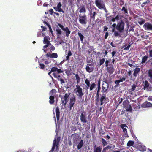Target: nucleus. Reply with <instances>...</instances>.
Returning a JSON list of instances; mask_svg holds the SVG:
<instances>
[{
    "label": "nucleus",
    "instance_id": "11",
    "mask_svg": "<svg viewBox=\"0 0 152 152\" xmlns=\"http://www.w3.org/2000/svg\"><path fill=\"white\" fill-rule=\"evenodd\" d=\"M109 85L106 82L103 83L102 86V92L104 93L108 91Z\"/></svg>",
    "mask_w": 152,
    "mask_h": 152
},
{
    "label": "nucleus",
    "instance_id": "59",
    "mask_svg": "<svg viewBox=\"0 0 152 152\" xmlns=\"http://www.w3.org/2000/svg\"><path fill=\"white\" fill-rule=\"evenodd\" d=\"M57 71L58 73L59 74L61 73H63V71L61 70L60 69H58L57 68Z\"/></svg>",
    "mask_w": 152,
    "mask_h": 152
},
{
    "label": "nucleus",
    "instance_id": "42",
    "mask_svg": "<svg viewBox=\"0 0 152 152\" xmlns=\"http://www.w3.org/2000/svg\"><path fill=\"white\" fill-rule=\"evenodd\" d=\"M98 86H97V91H100L101 89L100 87V79H99L98 80Z\"/></svg>",
    "mask_w": 152,
    "mask_h": 152
},
{
    "label": "nucleus",
    "instance_id": "35",
    "mask_svg": "<svg viewBox=\"0 0 152 152\" xmlns=\"http://www.w3.org/2000/svg\"><path fill=\"white\" fill-rule=\"evenodd\" d=\"M121 11H123V13L124 14H128V12L127 8L125 7H123L121 9Z\"/></svg>",
    "mask_w": 152,
    "mask_h": 152
},
{
    "label": "nucleus",
    "instance_id": "39",
    "mask_svg": "<svg viewBox=\"0 0 152 152\" xmlns=\"http://www.w3.org/2000/svg\"><path fill=\"white\" fill-rule=\"evenodd\" d=\"M148 74L150 78H152V69H150L148 72Z\"/></svg>",
    "mask_w": 152,
    "mask_h": 152
},
{
    "label": "nucleus",
    "instance_id": "40",
    "mask_svg": "<svg viewBox=\"0 0 152 152\" xmlns=\"http://www.w3.org/2000/svg\"><path fill=\"white\" fill-rule=\"evenodd\" d=\"M103 147L105 146L107 144V141L104 139L102 138L101 139Z\"/></svg>",
    "mask_w": 152,
    "mask_h": 152
},
{
    "label": "nucleus",
    "instance_id": "52",
    "mask_svg": "<svg viewBox=\"0 0 152 152\" xmlns=\"http://www.w3.org/2000/svg\"><path fill=\"white\" fill-rule=\"evenodd\" d=\"M56 92V90L55 89H52L51 90V91H50V94L51 95H52V94L53 93H55Z\"/></svg>",
    "mask_w": 152,
    "mask_h": 152
},
{
    "label": "nucleus",
    "instance_id": "51",
    "mask_svg": "<svg viewBox=\"0 0 152 152\" xmlns=\"http://www.w3.org/2000/svg\"><path fill=\"white\" fill-rule=\"evenodd\" d=\"M114 35L115 37L120 36V34L116 31H114Z\"/></svg>",
    "mask_w": 152,
    "mask_h": 152
},
{
    "label": "nucleus",
    "instance_id": "48",
    "mask_svg": "<svg viewBox=\"0 0 152 152\" xmlns=\"http://www.w3.org/2000/svg\"><path fill=\"white\" fill-rule=\"evenodd\" d=\"M46 45H44L43 47V50H44V52L46 53V50H45V49L47 48L49 46V44H46Z\"/></svg>",
    "mask_w": 152,
    "mask_h": 152
},
{
    "label": "nucleus",
    "instance_id": "49",
    "mask_svg": "<svg viewBox=\"0 0 152 152\" xmlns=\"http://www.w3.org/2000/svg\"><path fill=\"white\" fill-rule=\"evenodd\" d=\"M100 10H103L104 12L106 13H107L108 12L105 6V5H104L103 7H102Z\"/></svg>",
    "mask_w": 152,
    "mask_h": 152
},
{
    "label": "nucleus",
    "instance_id": "53",
    "mask_svg": "<svg viewBox=\"0 0 152 152\" xmlns=\"http://www.w3.org/2000/svg\"><path fill=\"white\" fill-rule=\"evenodd\" d=\"M48 28L49 29V31L51 32V34H52V35H53V31H52V29L51 27L50 26V25H49L48 26Z\"/></svg>",
    "mask_w": 152,
    "mask_h": 152
},
{
    "label": "nucleus",
    "instance_id": "2",
    "mask_svg": "<svg viewBox=\"0 0 152 152\" xmlns=\"http://www.w3.org/2000/svg\"><path fill=\"white\" fill-rule=\"evenodd\" d=\"M70 94V93H66L64 96L59 95V97L61 98L62 105L64 106L66 105V103L69 101V97Z\"/></svg>",
    "mask_w": 152,
    "mask_h": 152
},
{
    "label": "nucleus",
    "instance_id": "62",
    "mask_svg": "<svg viewBox=\"0 0 152 152\" xmlns=\"http://www.w3.org/2000/svg\"><path fill=\"white\" fill-rule=\"evenodd\" d=\"M49 46H50V49L51 50L53 51L55 50V47L52 45H49Z\"/></svg>",
    "mask_w": 152,
    "mask_h": 152
},
{
    "label": "nucleus",
    "instance_id": "8",
    "mask_svg": "<svg viewBox=\"0 0 152 152\" xmlns=\"http://www.w3.org/2000/svg\"><path fill=\"white\" fill-rule=\"evenodd\" d=\"M58 26L64 31L66 36L68 37L70 34L71 31L67 27H64V26L60 23H58Z\"/></svg>",
    "mask_w": 152,
    "mask_h": 152
},
{
    "label": "nucleus",
    "instance_id": "7",
    "mask_svg": "<svg viewBox=\"0 0 152 152\" xmlns=\"http://www.w3.org/2000/svg\"><path fill=\"white\" fill-rule=\"evenodd\" d=\"M125 23L122 20H121L118 23L116 26V29L120 32H122L123 31Z\"/></svg>",
    "mask_w": 152,
    "mask_h": 152
},
{
    "label": "nucleus",
    "instance_id": "6",
    "mask_svg": "<svg viewBox=\"0 0 152 152\" xmlns=\"http://www.w3.org/2000/svg\"><path fill=\"white\" fill-rule=\"evenodd\" d=\"M79 21L82 25H86L87 22V17L86 15H82L81 14L79 16Z\"/></svg>",
    "mask_w": 152,
    "mask_h": 152
},
{
    "label": "nucleus",
    "instance_id": "26",
    "mask_svg": "<svg viewBox=\"0 0 152 152\" xmlns=\"http://www.w3.org/2000/svg\"><path fill=\"white\" fill-rule=\"evenodd\" d=\"M86 69L87 72L90 73L93 71L94 68L91 66L89 67L88 66H86Z\"/></svg>",
    "mask_w": 152,
    "mask_h": 152
},
{
    "label": "nucleus",
    "instance_id": "47",
    "mask_svg": "<svg viewBox=\"0 0 152 152\" xmlns=\"http://www.w3.org/2000/svg\"><path fill=\"white\" fill-rule=\"evenodd\" d=\"M71 130L72 132H74L75 131L77 130V128L75 126H72L71 127Z\"/></svg>",
    "mask_w": 152,
    "mask_h": 152
},
{
    "label": "nucleus",
    "instance_id": "9",
    "mask_svg": "<svg viewBox=\"0 0 152 152\" xmlns=\"http://www.w3.org/2000/svg\"><path fill=\"white\" fill-rule=\"evenodd\" d=\"M76 101V99L75 96L73 95L69 99V110H71L72 107L74 106Z\"/></svg>",
    "mask_w": 152,
    "mask_h": 152
},
{
    "label": "nucleus",
    "instance_id": "21",
    "mask_svg": "<svg viewBox=\"0 0 152 152\" xmlns=\"http://www.w3.org/2000/svg\"><path fill=\"white\" fill-rule=\"evenodd\" d=\"M140 69L138 67H136L134 69V72L133 73V75L135 77L137 76L138 74L140 72Z\"/></svg>",
    "mask_w": 152,
    "mask_h": 152
},
{
    "label": "nucleus",
    "instance_id": "19",
    "mask_svg": "<svg viewBox=\"0 0 152 152\" xmlns=\"http://www.w3.org/2000/svg\"><path fill=\"white\" fill-rule=\"evenodd\" d=\"M48 39H50V38L48 36H45L44 38V44H49L50 45H51V44L50 43V42L48 40Z\"/></svg>",
    "mask_w": 152,
    "mask_h": 152
},
{
    "label": "nucleus",
    "instance_id": "34",
    "mask_svg": "<svg viewBox=\"0 0 152 152\" xmlns=\"http://www.w3.org/2000/svg\"><path fill=\"white\" fill-rule=\"evenodd\" d=\"M72 55V53L70 50H69L68 52L67 55L66 56V60H69V56H71Z\"/></svg>",
    "mask_w": 152,
    "mask_h": 152
},
{
    "label": "nucleus",
    "instance_id": "25",
    "mask_svg": "<svg viewBox=\"0 0 152 152\" xmlns=\"http://www.w3.org/2000/svg\"><path fill=\"white\" fill-rule=\"evenodd\" d=\"M54 99L55 97L54 96L51 95L50 96L49 102L50 104H54L55 102Z\"/></svg>",
    "mask_w": 152,
    "mask_h": 152
},
{
    "label": "nucleus",
    "instance_id": "64",
    "mask_svg": "<svg viewBox=\"0 0 152 152\" xmlns=\"http://www.w3.org/2000/svg\"><path fill=\"white\" fill-rule=\"evenodd\" d=\"M62 6L61 4V3L59 2L57 4V7L58 8H60Z\"/></svg>",
    "mask_w": 152,
    "mask_h": 152
},
{
    "label": "nucleus",
    "instance_id": "58",
    "mask_svg": "<svg viewBox=\"0 0 152 152\" xmlns=\"http://www.w3.org/2000/svg\"><path fill=\"white\" fill-rule=\"evenodd\" d=\"M58 80L59 81H60V83L61 84L64 83H65V81H64V80L62 78L58 79Z\"/></svg>",
    "mask_w": 152,
    "mask_h": 152
},
{
    "label": "nucleus",
    "instance_id": "16",
    "mask_svg": "<svg viewBox=\"0 0 152 152\" xmlns=\"http://www.w3.org/2000/svg\"><path fill=\"white\" fill-rule=\"evenodd\" d=\"M107 70L109 74H111L114 72V67L113 65H109V66L107 68Z\"/></svg>",
    "mask_w": 152,
    "mask_h": 152
},
{
    "label": "nucleus",
    "instance_id": "1",
    "mask_svg": "<svg viewBox=\"0 0 152 152\" xmlns=\"http://www.w3.org/2000/svg\"><path fill=\"white\" fill-rule=\"evenodd\" d=\"M99 92L97 91L96 96L95 104L97 106L102 105L104 103L105 104L109 101L108 98L106 97L105 94H103L100 98Z\"/></svg>",
    "mask_w": 152,
    "mask_h": 152
},
{
    "label": "nucleus",
    "instance_id": "30",
    "mask_svg": "<svg viewBox=\"0 0 152 152\" xmlns=\"http://www.w3.org/2000/svg\"><path fill=\"white\" fill-rule=\"evenodd\" d=\"M148 58V56L145 55L142 58V61L141 62L142 64L145 63L146 61L147 60V59Z\"/></svg>",
    "mask_w": 152,
    "mask_h": 152
},
{
    "label": "nucleus",
    "instance_id": "4",
    "mask_svg": "<svg viewBox=\"0 0 152 152\" xmlns=\"http://www.w3.org/2000/svg\"><path fill=\"white\" fill-rule=\"evenodd\" d=\"M85 83L86 85V88L88 89H89L90 91H92L96 88V84L94 83L90 84V81L88 79H86L85 80Z\"/></svg>",
    "mask_w": 152,
    "mask_h": 152
},
{
    "label": "nucleus",
    "instance_id": "57",
    "mask_svg": "<svg viewBox=\"0 0 152 152\" xmlns=\"http://www.w3.org/2000/svg\"><path fill=\"white\" fill-rule=\"evenodd\" d=\"M130 47H131V45H130V44H129V45L127 47L124 48V50H128L129 49Z\"/></svg>",
    "mask_w": 152,
    "mask_h": 152
},
{
    "label": "nucleus",
    "instance_id": "41",
    "mask_svg": "<svg viewBox=\"0 0 152 152\" xmlns=\"http://www.w3.org/2000/svg\"><path fill=\"white\" fill-rule=\"evenodd\" d=\"M111 148V146L110 145H108L106 147H104L102 150V152H105L108 149H110Z\"/></svg>",
    "mask_w": 152,
    "mask_h": 152
},
{
    "label": "nucleus",
    "instance_id": "55",
    "mask_svg": "<svg viewBox=\"0 0 152 152\" xmlns=\"http://www.w3.org/2000/svg\"><path fill=\"white\" fill-rule=\"evenodd\" d=\"M136 87V86L134 84H133L132 86V90L133 91H134Z\"/></svg>",
    "mask_w": 152,
    "mask_h": 152
},
{
    "label": "nucleus",
    "instance_id": "63",
    "mask_svg": "<svg viewBox=\"0 0 152 152\" xmlns=\"http://www.w3.org/2000/svg\"><path fill=\"white\" fill-rule=\"evenodd\" d=\"M108 35H109V34H108V32H105V34L104 35V37L105 39H106L107 38V37L108 36Z\"/></svg>",
    "mask_w": 152,
    "mask_h": 152
},
{
    "label": "nucleus",
    "instance_id": "56",
    "mask_svg": "<svg viewBox=\"0 0 152 152\" xmlns=\"http://www.w3.org/2000/svg\"><path fill=\"white\" fill-rule=\"evenodd\" d=\"M109 62H110L109 60H106L105 63V65L106 67H108V63Z\"/></svg>",
    "mask_w": 152,
    "mask_h": 152
},
{
    "label": "nucleus",
    "instance_id": "3",
    "mask_svg": "<svg viewBox=\"0 0 152 152\" xmlns=\"http://www.w3.org/2000/svg\"><path fill=\"white\" fill-rule=\"evenodd\" d=\"M80 120L82 123H87V124L88 122L87 120V114L86 112V111L83 110H81L80 112Z\"/></svg>",
    "mask_w": 152,
    "mask_h": 152
},
{
    "label": "nucleus",
    "instance_id": "15",
    "mask_svg": "<svg viewBox=\"0 0 152 152\" xmlns=\"http://www.w3.org/2000/svg\"><path fill=\"white\" fill-rule=\"evenodd\" d=\"M144 83V86L143 88L144 90H145L147 88L148 91H151V90L152 88L151 86L149 87L150 84L148 81L145 80Z\"/></svg>",
    "mask_w": 152,
    "mask_h": 152
},
{
    "label": "nucleus",
    "instance_id": "12",
    "mask_svg": "<svg viewBox=\"0 0 152 152\" xmlns=\"http://www.w3.org/2000/svg\"><path fill=\"white\" fill-rule=\"evenodd\" d=\"M120 127L123 129V132L124 133V136L125 137H128L129 136L128 135L127 129L126 128L127 126L125 124H122L120 125Z\"/></svg>",
    "mask_w": 152,
    "mask_h": 152
},
{
    "label": "nucleus",
    "instance_id": "50",
    "mask_svg": "<svg viewBox=\"0 0 152 152\" xmlns=\"http://www.w3.org/2000/svg\"><path fill=\"white\" fill-rule=\"evenodd\" d=\"M39 68L42 69H43L45 68V65L43 64H39Z\"/></svg>",
    "mask_w": 152,
    "mask_h": 152
},
{
    "label": "nucleus",
    "instance_id": "43",
    "mask_svg": "<svg viewBox=\"0 0 152 152\" xmlns=\"http://www.w3.org/2000/svg\"><path fill=\"white\" fill-rule=\"evenodd\" d=\"M108 14H106V20H107L110 23V20L112 18V16H110L109 17H108L107 16Z\"/></svg>",
    "mask_w": 152,
    "mask_h": 152
},
{
    "label": "nucleus",
    "instance_id": "28",
    "mask_svg": "<svg viewBox=\"0 0 152 152\" xmlns=\"http://www.w3.org/2000/svg\"><path fill=\"white\" fill-rule=\"evenodd\" d=\"M77 34L80 38V40L82 42L84 37V36L80 32H78L77 33Z\"/></svg>",
    "mask_w": 152,
    "mask_h": 152
},
{
    "label": "nucleus",
    "instance_id": "10",
    "mask_svg": "<svg viewBox=\"0 0 152 152\" xmlns=\"http://www.w3.org/2000/svg\"><path fill=\"white\" fill-rule=\"evenodd\" d=\"M95 4L96 6L99 9H100L105 5L103 0H96L95 1Z\"/></svg>",
    "mask_w": 152,
    "mask_h": 152
},
{
    "label": "nucleus",
    "instance_id": "32",
    "mask_svg": "<svg viewBox=\"0 0 152 152\" xmlns=\"http://www.w3.org/2000/svg\"><path fill=\"white\" fill-rule=\"evenodd\" d=\"M73 143H74V144L75 145L77 143V142L78 141V139L77 137V136L75 137V136H73Z\"/></svg>",
    "mask_w": 152,
    "mask_h": 152
},
{
    "label": "nucleus",
    "instance_id": "45",
    "mask_svg": "<svg viewBox=\"0 0 152 152\" xmlns=\"http://www.w3.org/2000/svg\"><path fill=\"white\" fill-rule=\"evenodd\" d=\"M105 61V59L104 58H103L100 60L99 61V66H101L104 63Z\"/></svg>",
    "mask_w": 152,
    "mask_h": 152
},
{
    "label": "nucleus",
    "instance_id": "61",
    "mask_svg": "<svg viewBox=\"0 0 152 152\" xmlns=\"http://www.w3.org/2000/svg\"><path fill=\"white\" fill-rule=\"evenodd\" d=\"M58 10L59 12H62L63 13H64V12L62 10L61 7L58 8Z\"/></svg>",
    "mask_w": 152,
    "mask_h": 152
},
{
    "label": "nucleus",
    "instance_id": "46",
    "mask_svg": "<svg viewBox=\"0 0 152 152\" xmlns=\"http://www.w3.org/2000/svg\"><path fill=\"white\" fill-rule=\"evenodd\" d=\"M96 12H94L91 15V18L94 20L95 18V16L96 15Z\"/></svg>",
    "mask_w": 152,
    "mask_h": 152
},
{
    "label": "nucleus",
    "instance_id": "27",
    "mask_svg": "<svg viewBox=\"0 0 152 152\" xmlns=\"http://www.w3.org/2000/svg\"><path fill=\"white\" fill-rule=\"evenodd\" d=\"M145 21L143 18H139L137 20V22L140 25H141L145 23Z\"/></svg>",
    "mask_w": 152,
    "mask_h": 152
},
{
    "label": "nucleus",
    "instance_id": "33",
    "mask_svg": "<svg viewBox=\"0 0 152 152\" xmlns=\"http://www.w3.org/2000/svg\"><path fill=\"white\" fill-rule=\"evenodd\" d=\"M56 34L58 36H59L62 34V31L60 29L58 28L56 29Z\"/></svg>",
    "mask_w": 152,
    "mask_h": 152
},
{
    "label": "nucleus",
    "instance_id": "24",
    "mask_svg": "<svg viewBox=\"0 0 152 152\" xmlns=\"http://www.w3.org/2000/svg\"><path fill=\"white\" fill-rule=\"evenodd\" d=\"M80 10H79V12L80 13H85L86 12V9L85 6L83 5L80 7Z\"/></svg>",
    "mask_w": 152,
    "mask_h": 152
},
{
    "label": "nucleus",
    "instance_id": "37",
    "mask_svg": "<svg viewBox=\"0 0 152 152\" xmlns=\"http://www.w3.org/2000/svg\"><path fill=\"white\" fill-rule=\"evenodd\" d=\"M56 148H58V146L59 142L60 140V137H58L57 138V139H56Z\"/></svg>",
    "mask_w": 152,
    "mask_h": 152
},
{
    "label": "nucleus",
    "instance_id": "22",
    "mask_svg": "<svg viewBox=\"0 0 152 152\" xmlns=\"http://www.w3.org/2000/svg\"><path fill=\"white\" fill-rule=\"evenodd\" d=\"M83 140H81L77 145V149L78 150L80 149L83 146Z\"/></svg>",
    "mask_w": 152,
    "mask_h": 152
},
{
    "label": "nucleus",
    "instance_id": "29",
    "mask_svg": "<svg viewBox=\"0 0 152 152\" xmlns=\"http://www.w3.org/2000/svg\"><path fill=\"white\" fill-rule=\"evenodd\" d=\"M134 144V142L133 141L129 140L127 143V145L128 147H129L133 146Z\"/></svg>",
    "mask_w": 152,
    "mask_h": 152
},
{
    "label": "nucleus",
    "instance_id": "23",
    "mask_svg": "<svg viewBox=\"0 0 152 152\" xmlns=\"http://www.w3.org/2000/svg\"><path fill=\"white\" fill-rule=\"evenodd\" d=\"M53 145L51 148V150H50L49 152H53L55 147L56 146V139H55L53 141Z\"/></svg>",
    "mask_w": 152,
    "mask_h": 152
},
{
    "label": "nucleus",
    "instance_id": "60",
    "mask_svg": "<svg viewBox=\"0 0 152 152\" xmlns=\"http://www.w3.org/2000/svg\"><path fill=\"white\" fill-rule=\"evenodd\" d=\"M120 82L119 80H117L115 81V83L116 85L117 86H118L119 85V83Z\"/></svg>",
    "mask_w": 152,
    "mask_h": 152
},
{
    "label": "nucleus",
    "instance_id": "38",
    "mask_svg": "<svg viewBox=\"0 0 152 152\" xmlns=\"http://www.w3.org/2000/svg\"><path fill=\"white\" fill-rule=\"evenodd\" d=\"M58 57V55L57 53H53L50 55V58H56Z\"/></svg>",
    "mask_w": 152,
    "mask_h": 152
},
{
    "label": "nucleus",
    "instance_id": "14",
    "mask_svg": "<svg viewBox=\"0 0 152 152\" xmlns=\"http://www.w3.org/2000/svg\"><path fill=\"white\" fill-rule=\"evenodd\" d=\"M143 27L146 30H152V24L149 22H146L143 26Z\"/></svg>",
    "mask_w": 152,
    "mask_h": 152
},
{
    "label": "nucleus",
    "instance_id": "54",
    "mask_svg": "<svg viewBox=\"0 0 152 152\" xmlns=\"http://www.w3.org/2000/svg\"><path fill=\"white\" fill-rule=\"evenodd\" d=\"M57 68L56 67H53L51 69V72H54L56 71H57Z\"/></svg>",
    "mask_w": 152,
    "mask_h": 152
},
{
    "label": "nucleus",
    "instance_id": "44",
    "mask_svg": "<svg viewBox=\"0 0 152 152\" xmlns=\"http://www.w3.org/2000/svg\"><path fill=\"white\" fill-rule=\"evenodd\" d=\"M139 150L141 151H144L146 150V148L145 147L140 146L139 147Z\"/></svg>",
    "mask_w": 152,
    "mask_h": 152
},
{
    "label": "nucleus",
    "instance_id": "36",
    "mask_svg": "<svg viewBox=\"0 0 152 152\" xmlns=\"http://www.w3.org/2000/svg\"><path fill=\"white\" fill-rule=\"evenodd\" d=\"M73 75H75L77 82V83L80 82V78L79 77L78 75L77 74H75V73H73Z\"/></svg>",
    "mask_w": 152,
    "mask_h": 152
},
{
    "label": "nucleus",
    "instance_id": "5",
    "mask_svg": "<svg viewBox=\"0 0 152 152\" xmlns=\"http://www.w3.org/2000/svg\"><path fill=\"white\" fill-rule=\"evenodd\" d=\"M76 88L74 90V91H75V93L79 98H81L84 95L82 89L81 88L80 86L78 85H76Z\"/></svg>",
    "mask_w": 152,
    "mask_h": 152
},
{
    "label": "nucleus",
    "instance_id": "18",
    "mask_svg": "<svg viewBox=\"0 0 152 152\" xmlns=\"http://www.w3.org/2000/svg\"><path fill=\"white\" fill-rule=\"evenodd\" d=\"M142 106L144 108H147L152 106V104L150 102L146 101L142 104Z\"/></svg>",
    "mask_w": 152,
    "mask_h": 152
},
{
    "label": "nucleus",
    "instance_id": "13",
    "mask_svg": "<svg viewBox=\"0 0 152 152\" xmlns=\"http://www.w3.org/2000/svg\"><path fill=\"white\" fill-rule=\"evenodd\" d=\"M123 104L124 107L126 109V111H127L132 112V107L130 104H128L126 103V101H123Z\"/></svg>",
    "mask_w": 152,
    "mask_h": 152
},
{
    "label": "nucleus",
    "instance_id": "17",
    "mask_svg": "<svg viewBox=\"0 0 152 152\" xmlns=\"http://www.w3.org/2000/svg\"><path fill=\"white\" fill-rule=\"evenodd\" d=\"M55 112L56 116L57 119L58 121L60 119V112L58 106H57L55 109Z\"/></svg>",
    "mask_w": 152,
    "mask_h": 152
},
{
    "label": "nucleus",
    "instance_id": "20",
    "mask_svg": "<svg viewBox=\"0 0 152 152\" xmlns=\"http://www.w3.org/2000/svg\"><path fill=\"white\" fill-rule=\"evenodd\" d=\"M102 148L100 146H97L96 145L94 146L93 152H101Z\"/></svg>",
    "mask_w": 152,
    "mask_h": 152
},
{
    "label": "nucleus",
    "instance_id": "31",
    "mask_svg": "<svg viewBox=\"0 0 152 152\" xmlns=\"http://www.w3.org/2000/svg\"><path fill=\"white\" fill-rule=\"evenodd\" d=\"M128 78V76L126 75H124V77H121L119 80L120 82H123V81H125L126 79Z\"/></svg>",
    "mask_w": 152,
    "mask_h": 152
}]
</instances>
